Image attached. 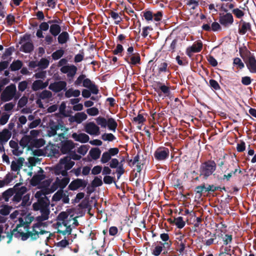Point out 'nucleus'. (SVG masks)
I'll use <instances>...</instances> for the list:
<instances>
[{
  "instance_id": "f257e3e1",
  "label": "nucleus",
  "mask_w": 256,
  "mask_h": 256,
  "mask_svg": "<svg viewBox=\"0 0 256 256\" xmlns=\"http://www.w3.org/2000/svg\"><path fill=\"white\" fill-rule=\"evenodd\" d=\"M22 216H24V217L18 218V224H16V228L12 230H11L10 232L7 233L6 236L8 239L7 241L8 244H10L12 242L13 236L17 238H20L22 240V234H26V232H22V230L20 229V228L24 227L26 232L29 231L30 224L33 221L34 217L32 216L30 214L27 215L25 214Z\"/></svg>"
},
{
  "instance_id": "f03ea898",
  "label": "nucleus",
  "mask_w": 256,
  "mask_h": 256,
  "mask_svg": "<svg viewBox=\"0 0 256 256\" xmlns=\"http://www.w3.org/2000/svg\"><path fill=\"white\" fill-rule=\"evenodd\" d=\"M216 164L214 160H208L202 163L200 167V176L206 180L216 170Z\"/></svg>"
},
{
  "instance_id": "7ed1b4c3",
  "label": "nucleus",
  "mask_w": 256,
  "mask_h": 256,
  "mask_svg": "<svg viewBox=\"0 0 256 256\" xmlns=\"http://www.w3.org/2000/svg\"><path fill=\"white\" fill-rule=\"evenodd\" d=\"M226 173L223 177L221 178V180H226L227 182L230 180L232 176H236V173L242 174V171L240 166L237 162L232 160L226 166V168L224 171Z\"/></svg>"
},
{
  "instance_id": "20e7f679",
  "label": "nucleus",
  "mask_w": 256,
  "mask_h": 256,
  "mask_svg": "<svg viewBox=\"0 0 256 256\" xmlns=\"http://www.w3.org/2000/svg\"><path fill=\"white\" fill-rule=\"evenodd\" d=\"M96 121L98 125L103 128H116L118 126L116 120L108 115L106 117L100 116L96 119Z\"/></svg>"
},
{
  "instance_id": "39448f33",
  "label": "nucleus",
  "mask_w": 256,
  "mask_h": 256,
  "mask_svg": "<svg viewBox=\"0 0 256 256\" xmlns=\"http://www.w3.org/2000/svg\"><path fill=\"white\" fill-rule=\"evenodd\" d=\"M240 56L244 60L250 72L256 74V59L254 54H252L250 51L246 50L245 56L244 57L241 54Z\"/></svg>"
},
{
  "instance_id": "423d86ee",
  "label": "nucleus",
  "mask_w": 256,
  "mask_h": 256,
  "mask_svg": "<svg viewBox=\"0 0 256 256\" xmlns=\"http://www.w3.org/2000/svg\"><path fill=\"white\" fill-rule=\"evenodd\" d=\"M50 200L46 196L43 198L38 200L37 202L32 204L33 210L34 211L40 210V212H50Z\"/></svg>"
},
{
  "instance_id": "0eeeda50",
  "label": "nucleus",
  "mask_w": 256,
  "mask_h": 256,
  "mask_svg": "<svg viewBox=\"0 0 256 256\" xmlns=\"http://www.w3.org/2000/svg\"><path fill=\"white\" fill-rule=\"evenodd\" d=\"M16 92V86L12 84L7 86L1 94L2 101L6 102L12 100Z\"/></svg>"
},
{
  "instance_id": "6e6552de",
  "label": "nucleus",
  "mask_w": 256,
  "mask_h": 256,
  "mask_svg": "<svg viewBox=\"0 0 256 256\" xmlns=\"http://www.w3.org/2000/svg\"><path fill=\"white\" fill-rule=\"evenodd\" d=\"M167 84L168 86H166L164 84L157 82L152 86L160 97H166L170 94V85L169 84Z\"/></svg>"
},
{
  "instance_id": "1a4fd4ad",
  "label": "nucleus",
  "mask_w": 256,
  "mask_h": 256,
  "mask_svg": "<svg viewBox=\"0 0 256 256\" xmlns=\"http://www.w3.org/2000/svg\"><path fill=\"white\" fill-rule=\"evenodd\" d=\"M216 234H212L209 230H206L202 238V242L206 246H210L213 244H218V241L216 240Z\"/></svg>"
},
{
  "instance_id": "9d476101",
  "label": "nucleus",
  "mask_w": 256,
  "mask_h": 256,
  "mask_svg": "<svg viewBox=\"0 0 256 256\" xmlns=\"http://www.w3.org/2000/svg\"><path fill=\"white\" fill-rule=\"evenodd\" d=\"M218 22L224 28H228L234 22V17L232 14L226 12V14H219Z\"/></svg>"
},
{
  "instance_id": "9b49d317",
  "label": "nucleus",
  "mask_w": 256,
  "mask_h": 256,
  "mask_svg": "<svg viewBox=\"0 0 256 256\" xmlns=\"http://www.w3.org/2000/svg\"><path fill=\"white\" fill-rule=\"evenodd\" d=\"M207 24H204L202 26V29L206 32H216L222 30V27L220 24L216 22H212V20L210 18H208L206 20Z\"/></svg>"
},
{
  "instance_id": "f8f14e48",
  "label": "nucleus",
  "mask_w": 256,
  "mask_h": 256,
  "mask_svg": "<svg viewBox=\"0 0 256 256\" xmlns=\"http://www.w3.org/2000/svg\"><path fill=\"white\" fill-rule=\"evenodd\" d=\"M70 181V178L69 177H64L62 179H60L57 177L51 186V188L52 190V192H54L58 188L63 190L68 184Z\"/></svg>"
},
{
  "instance_id": "ddd939ff",
  "label": "nucleus",
  "mask_w": 256,
  "mask_h": 256,
  "mask_svg": "<svg viewBox=\"0 0 256 256\" xmlns=\"http://www.w3.org/2000/svg\"><path fill=\"white\" fill-rule=\"evenodd\" d=\"M170 155L168 148L160 147L158 148L154 153L155 158L158 160H164L167 159Z\"/></svg>"
},
{
  "instance_id": "4468645a",
  "label": "nucleus",
  "mask_w": 256,
  "mask_h": 256,
  "mask_svg": "<svg viewBox=\"0 0 256 256\" xmlns=\"http://www.w3.org/2000/svg\"><path fill=\"white\" fill-rule=\"evenodd\" d=\"M60 150L63 154L70 153L75 147L74 144L70 140H62L60 142Z\"/></svg>"
},
{
  "instance_id": "2eb2a0df",
  "label": "nucleus",
  "mask_w": 256,
  "mask_h": 256,
  "mask_svg": "<svg viewBox=\"0 0 256 256\" xmlns=\"http://www.w3.org/2000/svg\"><path fill=\"white\" fill-rule=\"evenodd\" d=\"M236 24H238V32L240 35H244L248 32H252V25L249 22H247L241 19Z\"/></svg>"
},
{
  "instance_id": "dca6fc26",
  "label": "nucleus",
  "mask_w": 256,
  "mask_h": 256,
  "mask_svg": "<svg viewBox=\"0 0 256 256\" xmlns=\"http://www.w3.org/2000/svg\"><path fill=\"white\" fill-rule=\"evenodd\" d=\"M66 82L65 81L60 80L51 83L48 88L54 92H59L62 90H66Z\"/></svg>"
},
{
  "instance_id": "f3484780",
  "label": "nucleus",
  "mask_w": 256,
  "mask_h": 256,
  "mask_svg": "<svg viewBox=\"0 0 256 256\" xmlns=\"http://www.w3.org/2000/svg\"><path fill=\"white\" fill-rule=\"evenodd\" d=\"M87 184L88 182L84 180L76 178L71 182L68 186V189L71 190H76L80 188H86Z\"/></svg>"
},
{
  "instance_id": "a211bd4d",
  "label": "nucleus",
  "mask_w": 256,
  "mask_h": 256,
  "mask_svg": "<svg viewBox=\"0 0 256 256\" xmlns=\"http://www.w3.org/2000/svg\"><path fill=\"white\" fill-rule=\"evenodd\" d=\"M48 232L44 230H41L40 232L34 231V232H31L30 231H28L26 232V234H22V240L25 241L27 240L30 237L32 240H36L39 238V234H43L45 233Z\"/></svg>"
},
{
  "instance_id": "6ab92c4d",
  "label": "nucleus",
  "mask_w": 256,
  "mask_h": 256,
  "mask_svg": "<svg viewBox=\"0 0 256 256\" xmlns=\"http://www.w3.org/2000/svg\"><path fill=\"white\" fill-rule=\"evenodd\" d=\"M202 48V44L201 41L198 42L196 44H194L191 46L187 48L186 50V54L190 57L192 53L199 52Z\"/></svg>"
},
{
  "instance_id": "aec40b11",
  "label": "nucleus",
  "mask_w": 256,
  "mask_h": 256,
  "mask_svg": "<svg viewBox=\"0 0 256 256\" xmlns=\"http://www.w3.org/2000/svg\"><path fill=\"white\" fill-rule=\"evenodd\" d=\"M83 86L88 88L92 94H96L98 93V86L88 78H85L83 81Z\"/></svg>"
},
{
  "instance_id": "412c9836",
  "label": "nucleus",
  "mask_w": 256,
  "mask_h": 256,
  "mask_svg": "<svg viewBox=\"0 0 256 256\" xmlns=\"http://www.w3.org/2000/svg\"><path fill=\"white\" fill-rule=\"evenodd\" d=\"M147 117L148 116L146 113H140V112L138 116L133 118L132 122L135 124H139L137 126L138 128H141L144 122L146 121Z\"/></svg>"
},
{
  "instance_id": "4be33fe9",
  "label": "nucleus",
  "mask_w": 256,
  "mask_h": 256,
  "mask_svg": "<svg viewBox=\"0 0 256 256\" xmlns=\"http://www.w3.org/2000/svg\"><path fill=\"white\" fill-rule=\"evenodd\" d=\"M30 194H26L24 195L23 197L22 196V202L21 204L18 206L17 207H19L20 206H22V208H26V210H22L20 213L21 216H24V214H26L27 212V208L26 207L30 206L31 202H30Z\"/></svg>"
},
{
  "instance_id": "5701e85b",
  "label": "nucleus",
  "mask_w": 256,
  "mask_h": 256,
  "mask_svg": "<svg viewBox=\"0 0 256 256\" xmlns=\"http://www.w3.org/2000/svg\"><path fill=\"white\" fill-rule=\"evenodd\" d=\"M9 129H3L2 132H0V144L3 145L6 143L12 136L11 131L8 130ZM12 130V129H10Z\"/></svg>"
},
{
  "instance_id": "b1692460",
  "label": "nucleus",
  "mask_w": 256,
  "mask_h": 256,
  "mask_svg": "<svg viewBox=\"0 0 256 256\" xmlns=\"http://www.w3.org/2000/svg\"><path fill=\"white\" fill-rule=\"evenodd\" d=\"M24 158L22 157L18 158L16 161L13 160L10 166L11 170L14 172H18L23 166Z\"/></svg>"
},
{
  "instance_id": "393cba45",
  "label": "nucleus",
  "mask_w": 256,
  "mask_h": 256,
  "mask_svg": "<svg viewBox=\"0 0 256 256\" xmlns=\"http://www.w3.org/2000/svg\"><path fill=\"white\" fill-rule=\"evenodd\" d=\"M72 138L77 142H80L82 143H86L89 140V136L84 133H73L72 134Z\"/></svg>"
},
{
  "instance_id": "a878e982",
  "label": "nucleus",
  "mask_w": 256,
  "mask_h": 256,
  "mask_svg": "<svg viewBox=\"0 0 256 256\" xmlns=\"http://www.w3.org/2000/svg\"><path fill=\"white\" fill-rule=\"evenodd\" d=\"M234 252V250H231V246H224V245L220 246V254L218 256H232Z\"/></svg>"
},
{
  "instance_id": "bb28decb",
  "label": "nucleus",
  "mask_w": 256,
  "mask_h": 256,
  "mask_svg": "<svg viewBox=\"0 0 256 256\" xmlns=\"http://www.w3.org/2000/svg\"><path fill=\"white\" fill-rule=\"evenodd\" d=\"M124 60L129 64L136 65L140 64V56L138 53H134V55L130 56L128 58H124Z\"/></svg>"
},
{
  "instance_id": "cd10ccee",
  "label": "nucleus",
  "mask_w": 256,
  "mask_h": 256,
  "mask_svg": "<svg viewBox=\"0 0 256 256\" xmlns=\"http://www.w3.org/2000/svg\"><path fill=\"white\" fill-rule=\"evenodd\" d=\"M46 178L45 174H34L30 182V184L34 186H36L40 184V182Z\"/></svg>"
},
{
  "instance_id": "c85d7f7f",
  "label": "nucleus",
  "mask_w": 256,
  "mask_h": 256,
  "mask_svg": "<svg viewBox=\"0 0 256 256\" xmlns=\"http://www.w3.org/2000/svg\"><path fill=\"white\" fill-rule=\"evenodd\" d=\"M158 76H160L162 72H170L168 64L166 62H162L158 65Z\"/></svg>"
},
{
  "instance_id": "c756f323",
  "label": "nucleus",
  "mask_w": 256,
  "mask_h": 256,
  "mask_svg": "<svg viewBox=\"0 0 256 256\" xmlns=\"http://www.w3.org/2000/svg\"><path fill=\"white\" fill-rule=\"evenodd\" d=\"M190 244L186 240L177 242L176 250L179 252V254L182 255L185 248L190 247Z\"/></svg>"
},
{
  "instance_id": "7c9ffc66",
  "label": "nucleus",
  "mask_w": 256,
  "mask_h": 256,
  "mask_svg": "<svg viewBox=\"0 0 256 256\" xmlns=\"http://www.w3.org/2000/svg\"><path fill=\"white\" fill-rule=\"evenodd\" d=\"M62 31L61 26L58 24H51L50 26V32L54 37L58 36ZM56 38H54L56 40Z\"/></svg>"
},
{
  "instance_id": "2f4dec72",
  "label": "nucleus",
  "mask_w": 256,
  "mask_h": 256,
  "mask_svg": "<svg viewBox=\"0 0 256 256\" xmlns=\"http://www.w3.org/2000/svg\"><path fill=\"white\" fill-rule=\"evenodd\" d=\"M61 164L64 166V167L66 170H69L72 168L74 164V162L72 161L70 158L68 156L64 157V158L60 159Z\"/></svg>"
},
{
  "instance_id": "473e14b6",
  "label": "nucleus",
  "mask_w": 256,
  "mask_h": 256,
  "mask_svg": "<svg viewBox=\"0 0 256 256\" xmlns=\"http://www.w3.org/2000/svg\"><path fill=\"white\" fill-rule=\"evenodd\" d=\"M69 39V34L66 32L64 31L58 35V41L60 44H62L66 43Z\"/></svg>"
},
{
  "instance_id": "72a5a7b5",
  "label": "nucleus",
  "mask_w": 256,
  "mask_h": 256,
  "mask_svg": "<svg viewBox=\"0 0 256 256\" xmlns=\"http://www.w3.org/2000/svg\"><path fill=\"white\" fill-rule=\"evenodd\" d=\"M34 46L32 42H26L21 46V50L25 53H30L34 50Z\"/></svg>"
},
{
  "instance_id": "f704fd0d",
  "label": "nucleus",
  "mask_w": 256,
  "mask_h": 256,
  "mask_svg": "<svg viewBox=\"0 0 256 256\" xmlns=\"http://www.w3.org/2000/svg\"><path fill=\"white\" fill-rule=\"evenodd\" d=\"M23 64L22 62L19 60H14L12 63L10 64L9 69L11 71H16L20 70L22 68V66Z\"/></svg>"
},
{
  "instance_id": "c9c22d12",
  "label": "nucleus",
  "mask_w": 256,
  "mask_h": 256,
  "mask_svg": "<svg viewBox=\"0 0 256 256\" xmlns=\"http://www.w3.org/2000/svg\"><path fill=\"white\" fill-rule=\"evenodd\" d=\"M194 192L198 198H200L203 193L207 192V187L206 186L205 184L203 183L201 185L196 186L194 188Z\"/></svg>"
},
{
  "instance_id": "e433bc0d",
  "label": "nucleus",
  "mask_w": 256,
  "mask_h": 256,
  "mask_svg": "<svg viewBox=\"0 0 256 256\" xmlns=\"http://www.w3.org/2000/svg\"><path fill=\"white\" fill-rule=\"evenodd\" d=\"M10 146L11 148H14L12 153L15 156H19L22 154V151H18L19 146L17 142L11 140L9 142Z\"/></svg>"
},
{
  "instance_id": "4c0bfd02",
  "label": "nucleus",
  "mask_w": 256,
  "mask_h": 256,
  "mask_svg": "<svg viewBox=\"0 0 256 256\" xmlns=\"http://www.w3.org/2000/svg\"><path fill=\"white\" fill-rule=\"evenodd\" d=\"M100 154L101 151L98 148H92L89 152V154L94 160H98L100 158Z\"/></svg>"
},
{
  "instance_id": "58836bf2",
  "label": "nucleus",
  "mask_w": 256,
  "mask_h": 256,
  "mask_svg": "<svg viewBox=\"0 0 256 256\" xmlns=\"http://www.w3.org/2000/svg\"><path fill=\"white\" fill-rule=\"evenodd\" d=\"M80 94V92L78 90H74L72 88H69L65 92V96L69 98L72 96L78 97Z\"/></svg>"
},
{
  "instance_id": "ea45409f",
  "label": "nucleus",
  "mask_w": 256,
  "mask_h": 256,
  "mask_svg": "<svg viewBox=\"0 0 256 256\" xmlns=\"http://www.w3.org/2000/svg\"><path fill=\"white\" fill-rule=\"evenodd\" d=\"M32 140V138L30 136H24L20 141V145L24 148Z\"/></svg>"
},
{
  "instance_id": "a19ab883",
  "label": "nucleus",
  "mask_w": 256,
  "mask_h": 256,
  "mask_svg": "<svg viewBox=\"0 0 256 256\" xmlns=\"http://www.w3.org/2000/svg\"><path fill=\"white\" fill-rule=\"evenodd\" d=\"M14 190L12 188H10L4 191L2 194V197L5 202H8L10 198L14 194Z\"/></svg>"
},
{
  "instance_id": "79ce46f5",
  "label": "nucleus",
  "mask_w": 256,
  "mask_h": 256,
  "mask_svg": "<svg viewBox=\"0 0 256 256\" xmlns=\"http://www.w3.org/2000/svg\"><path fill=\"white\" fill-rule=\"evenodd\" d=\"M78 207L82 208V209H86L88 208V213L90 214V212L91 210V206L89 202V198H86L84 199L82 202L78 205Z\"/></svg>"
},
{
  "instance_id": "37998d69",
  "label": "nucleus",
  "mask_w": 256,
  "mask_h": 256,
  "mask_svg": "<svg viewBox=\"0 0 256 256\" xmlns=\"http://www.w3.org/2000/svg\"><path fill=\"white\" fill-rule=\"evenodd\" d=\"M0 210V214L2 216H6L10 214L12 207L8 204H2Z\"/></svg>"
},
{
  "instance_id": "c03bdc74",
  "label": "nucleus",
  "mask_w": 256,
  "mask_h": 256,
  "mask_svg": "<svg viewBox=\"0 0 256 256\" xmlns=\"http://www.w3.org/2000/svg\"><path fill=\"white\" fill-rule=\"evenodd\" d=\"M103 182L102 180V176H96L91 182L92 187L96 188L102 186Z\"/></svg>"
},
{
  "instance_id": "a18cd8bd",
  "label": "nucleus",
  "mask_w": 256,
  "mask_h": 256,
  "mask_svg": "<svg viewBox=\"0 0 256 256\" xmlns=\"http://www.w3.org/2000/svg\"><path fill=\"white\" fill-rule=\"evenodd\" d=\"M64 192L62 190H59L52 196V200L54 202L60 200L64 196Z\"/></svg>"
},
{
  "instance_id": "49530a36",
  "label": "nucleus",
  "mask_w": 256,
  "mask_h": 256,
  "mask_svg": "<svg viewBox=\"0 0 256 256\" xmlns=\"http://www.w3.org/2000/svg\"><path fill=\"white\" fill-rule=\"evenodd\" d=\"M76 122L78 124L81 123L83 120H85L87 118L86 114L83 112H77L75 114Z\"/></svg>"
},
{
  "instance_id": "de8ad7c7",
  "label": "nucleus",
  "mask_w": 256,
  "mask_h": 256,
  "mask_svg": "<svg viewBox=\"0 0 256 256\" xmlns=\"http://www.w3.org/2000/svg\"><path fill=\"white\" fill-rule=\"evenodd\" d=\"M50 62L46 58H42L38 62V66L41 69H46L49 65Z\"/></svg>"
},
{
  "instance_id": "09e8293b",
  "label": "nucleus",
  "mask_w": 256,
  "mask_h": 256,
  "mask_svg": "<svg viewBox=\"0 0 256 256\" xmlns=\"http://www.w3.org/2000/svg\"><path fill=\"white\" fill-rule=\"evenodd\" d=\"M186 4L191 8L192 9L194 10L199 6L200 0H185Z\"/></svg>"
},
{
  "instance_id": "8fccbe9b",
  "label": "nucleus",
  "mask_w": 256,
  "mask_h": 256,
  "mask_svg": "<svg viewBox=\"0 0 256 256\" xmlns=\"http://www.w3.org/2000/svg\"><path fill=\"white\" fill-rule=\"evenodd\" d=\"M64 53V51L62 48L56 50L52 53V58L54 60H58L62 56Z\"/></svg>"
},
{
  "instance_id": "3c124183",
  "label": "nucleus",
  "mask_w": 256,
  "mask_h": 256,
  "mask_svg": "<svg viewBox=\"0 0 256 256\" xmlns=\"http://www.w3.org/2000/svg\"><path fill=\"white\" fill-rule=\"evenodd\" d=\"M38 96L42 100L50 98L52 97V93L49 90H44L39 94Z\"/></svg>"
},
{
  "instance_id": "603ef678",
  "label": "nucleus",
  "mask_w": 256,
  "mask_h": 256,
  "mask_svg": "<svg viewBox=\"0 0 256 256\" xmlns=\"http://www.w3.org/2000/svg\"><path fill=\"white\" fill-rule=\"evenodd\" d=\"M14 50V46H10L5 50L4 53L2 56V58L5 60L7 57L10 56Z\"/></svg>"
},
{
  "instance_id": "864d4df0",
  "label": "nucleus",
  "mask_w": 256,
  "mask_h": 256,
  "mask_svg": "<svg viewBox=\"0 0 256 256\" xmlns=\"http://www.w3.org/2000/svg\"><path fill=\"white\" fill-rule=\"evenodd\" d=\"M172 242L170 240H169L166 242H160V244L162 246L163 249V253L166 254L168 252V251L170 250Z\"/></svg>"
},
{
  "instance_id": "5fc2aeb1",
  "label": "nucleus",
  "mask_w": 256,
  "mask_h": 256,
  "mask_svg": "<svg viewBox=\"0 0 256 256\" xmlns=\"http://www.w3.org/2000/svg\"><path fill=\"white\" fill-rule=\"evenodd\" d=\"M174 222L175 224L179 228H182L185 226V222L183 220L182 216H179L177 218H174Z\"/></svg>"
},
{
  "instance_id": "6e6d98bb",
  "label": "nucleus",
  "mask_w": 256,
  "mask_h": 256,
  "mask_svg": "<svg viewBox=\"0 0 256 256\" xmlns=\"http://www.w3.org/2000/svg\"><path fill=\"white\" fill-rule=\"evenodd\" d=\"M32 89L34 91H36L38 90L43 89L42 80H36L32 84Z\"/></svg>"
},
{
  "instance_id": "4d7b16f0",
  "label": "nucleus",
  "mask_w": 256,
  "mask_h": 256,
  "mask_svg": "<svg viewBox=\"0 0 256 256\" xmlns=\"http://www.w3.org/2000/svg\"><path fill=\"white\" fill-rule=\"evenodd\" d=\"M234 6V4L232 2H227L226 4H222L220 8L222 10L224 11L225 12H228V8H229L230 10H233Z\"/></svg>"
},
{
  "instance_id": "13d9d810",
  "label": "nucleus",
  "mask_w": 256,
  "mask_h": 256,
  "mask_svg": "<svg viewBox=\"0 0 256 256\" xmlns=\"http://www.w3.org/2000/svg\"><path fill=\"white\" fill-rule=\"evenodd\" d=\"M41 216L36 217V220L40 223H42L43 221L46 220L48 218L50 212H41Z\"/></svg>"
},
{
  "instance_id": "bf43d9fd",
  "label": "nucleus",
  "mask_w": 256,
  "mask_h": 256,
  "mask_svg": "<svg viewBox=\"0 0 256 256\" xmlns=\"http://www.w3.org/2000/svg\"><path fill=\"white\" fill-rule=\"evenodd\" d=\"M109 15L115 20V23L116 24H118L119 22L122 20L119 14L114 11L110 10L109 12Z\"/></svg>"
},
{
  "instance_id": "052dcab7",
  "label": "nucleus",
  "mask_w": 256,
  "mask_h": 256,
  "mask_svg": "<svg viewBox=\"0 0 256 256\" xmlns=\"http://www.w3.org/2000/svg\"><path fill=\"white\" fill-rule=\"evenodd\" d=\"M232 12L238 18H242L244 15V12L238 8H234L232 10Z\"/></svg>"
},
{
  "instance_id": "680f3d73",
  "label": "nucleus",
  "mask_w": 256,
  "mask_h": 256,
  "mask_svg": "<svg viewBox=\"0 0 256 256\" xmlns=\"http://www.w3.org/2000/svg\"><path fill=\"white\" fill-rule=\"evenodd\" d=\"M209 84L210 88L216 90H220V86L218 82L214 79H210L209 81Z\"/></svg>"
},
{
  "instance_id": "e2e57ef3",
  "label": "nucleus",
  "mask_w": 256,
  "mask_h": 256,
  "mask_svg": "<svg viewBox=\"0 0 256 256\" xmlns=\"http://www.w3.org/2000/svg\"><path fill=\"white\" fill-rule=\"evenodd\" d=\"M68 214L66 212H62L59 214L57 217V220L60 221L64 222H68V219L66 220L68 218Z\"/></svg>"
},
{
  "instance_id": "0e129e2a",
  "label": "nucleus",
  "mask_w": 256,
  "mask_h": 256,
  "mask_svg": "<svg viewBox=\"0 0 256 256\" xmlns=\"http://www.w3.org/2000/svg\"><path fill=\"white\" fill-rule=\"evenodd\" d=\"M76 71L77 68L74 65H70L69 71L67 74V76L72 78L76 73Z\"/></svg>"
},
{
  "instance_id": "69168bd1",
  "label": "nucleus",
  "mask_w": 256,
  "mask_h": 256,
  "mask_svg": "<svg viewBox=\"0 0 256 256\" xmlns=\"http://www.w3.org/2000/svg\"><path fill=\"white\" fill-rule=\"evenodd\" d=\"M111 156L107 152H104L102 156L100 161L102 164H106L111 160Z\"/></svg>"
},
{
  "instance_id": "338daca9",
  "label": "nucleus",
  "mask_w": 256,
  "mask_h": 256,
  "mask_svg": "<svg viewBox=\"0 0 256 256\" xmlns=\"http://www.w3.org/2000/svg\"><path fill=\"white\" fill-rule=\"evenodd\" d=\"M163 250L162 246L158 245L154 247L152 252V254L154 256H158Z\"/></svg>"
},
{
  "instance_id": "774afa93",
  "label": "nucleus",
  "mask_w": 256,
  "mask_h": 256,
  "mask_svg": "<svg viewBox=\"0 0 256 256\" xmlns=\"http://www.w3.org/2000/svg\"><path fill=\"white\" fill-rule=\"evenodd\" d=\"M45 142H46L43 138L36 139L34 140L33 145L34 147L39 148L44 146Z\"/></svg>"
}]
</instances>
